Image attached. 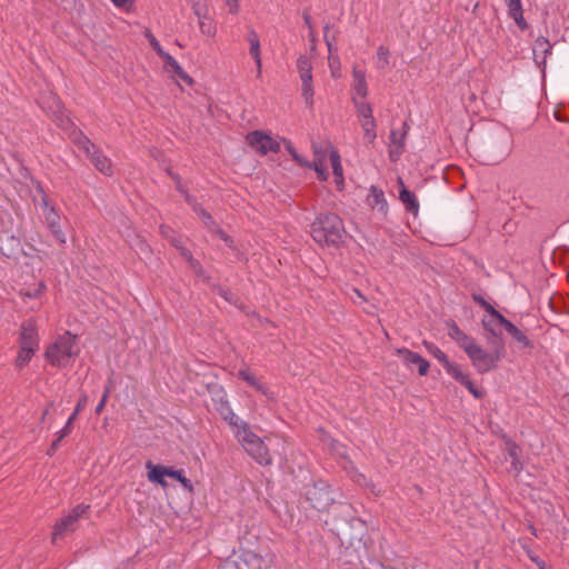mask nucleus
Returning a JSON list of instances; mask_svg holds the SVG:
<instances>
[{"label": "nucleus", "mask_w": 569, "mask_h": 569, "mask_svg": "<svg viewBox=\"0 0 569 569\" xmlns=\"http://www.w3.org/2000/svg\"><path fill=\"white\" fill-rule=\"evenodd\" d=\"M114 7L130 11L133 6V0H110Z\"/></svg>", "instance_id": "45"}, {"label": "nucleus", "mask_w": 569, "mask_h": 569, "mask_svg": "<svg viewBox=\"0 0 569 569\" xmlns=\"http://www.w3.org/2000/svg\"><path fill=\"white\" fill-rule=\"evenodd\" d=\"M71 138L78 148L90 157L97 170H99L104 176H112L113 167L111 160L99 150H97L88 137L82 134V132L73 131Z\"/></svg>", "instance_id": "5"}, {"label": "nucleus", "mask_w": 569, "mask_h": 569, "mask_svg": "<svg viewBox=\"0 0 569 569\" xmlns=\"http://www.w3.org/2000/svg\"><path fill=\"white\" fill-rule=\"evenodd\" d=\"M448 336L466 352L472 367L478 373H487L498 368L505 358L503 345L497 346L492 351L485 350L472 337L463 332L456 322L448 325Z\"/></svg>", "instance_id": "1"}, {"label": "nucleus", "mask_w": 569, "mask_h": 569, "mask_svg": "<svg viewBox=\"0 0 569 569\" xmlns=\"http://www.w3.org/2000/svg\"><path fill=\"white\" fill-rule=\"evenodd\" d=\"M303 19H305V22H306L307 27L310 30V33H312L313 32V27H312V22H311L310 16L309 14H305Z\"/></svg>", "instance_id": "55"}, {"label": "nucleus", "mask_w": 569, "mask_h": 569, "mask_svg": "<svg viewBox=\"0 0 569 569\" xmlns=\"http://www.w3.org/2000/svg\"><path fill=\"white\" fill-rule=\"evenodd\" d=\"M246 141L250 148L260 156H266L270 152L277 153L281 148L278 137H273L271 133L262 130H254L247 133Z\"/></svg>", "instance_id": "8"}, {"label": "nucleus", "mask_w": 569, "mask_h": 569, "mask_svg": "<svg viewBox=\"0 0 569 569\" xmlns=\"http://www.w3.org/2000/svg\"><path fill=\"white\" fill-rule=\"evenodd\" d=\"M445 370L456 381L462 385L468 391L477 399L483 397V392L479 390L469 377V373L463 371L460 365L451 362L450 360L443 366Z\"/></svg>", "instance_id": "12"}, {"label": "nucleus", "mask_w": 569, "mask_h": 569, "mask_svg": "<svg viewBox=\"0 0 569 569\" xmlns=\"http://www.w3.org/2000/svg\"><path fill=\"white\" fill-rule=\"evenodd\" d=\"M531 559L537 563V566L540 569H546V562L543 560L533 557Z\"/></svg>", "instance_id": "57"}, {"label": "nucleus", "mask_w": 569, "mask_h": 569, "mask_svg": "<svg viewBox=\"0 0 569 569\" xmlns=\"http://www.w3.org/2000/svg\"><path fill=\"white\" fill-rule=\"evenodd\" d=\"M184 475V471L182 469L176 470L173 468H170V473L168 477L174 478L179 481L180 478H182Z\"/></svg>", "instance_id": "51"}, {"label": "nucleus", "mask_w": 569, "mask_h": 569, "mask_svg": "<svg viewBox=\"0 0 569 569\" xmlns=\"http://www.w3.org/2000/svg\"><path fill=\"white\" fill-rule=\"evenodd\" d=\"M330 163L335 176V183L338 189H342L345 184L343 168L340 154L337 150H331Z\"/></svg>", "instance_id": "28"}, {"label": "nucleus", "mask_w": 569, "mask_h": 569, "mask_svg": "<svg viewBox=\"0 0 569 569\" xmlns=\"http://www.w3.org/2000/svg\"><path fill=\"white\" fill-rule=\"evenodd\" d=\"M353 102L356 104L357 112H358L360 120L373 118L372 108L368 102L365 101V99L362 100V99L353 98Z\"/></svg>", "instance_id": "41"}, {"label": "nucleus", "mask_w": 569, "mask_h": 569, "mask_svg": "<svg viewBox=\"0 0 569 569\" xmlns=\"http://www.w3.org/2000/svg\"><path fill=\"white\" fill-rule=\"evenodd\" d=\"M161 233L163 237L170 240L172 246L179 250L181 257L189 263L190 268L196 273H200L202 269L201 264L196 259H193L191 252L186 247H183L181 239H179L169 227L162 226Z\"/></svg>", "instance_id": "17"}, {"label": "nucleus", "mask_w": 569, "mask_h": 569, "mask_svg": "<svg viewBox=\"0 0 569 569\" xmlns=\"http://www.w3.org/2000/svg\"><path fill=\"white\" fill-rule=\"evenodd\" d=\"M38 327L34 319H28L22 322L19 333V350L14 360V366L22 369L29 365L32 357L39 350Z\"/></svg>", "instance_id": "4"}, {"label": "nucleus", "mask_w": 569, "mask_h": 569, "mask_svg": "<svg viewBox=\"0 0 569 569\" xmlns=\"http://www.w3.org/2000/svg\"><path fill=\"white\" fill-rule=\"evenodd\" d=\"M377 58H378V64L380 68H386L389 64V50L380 46L377 49Z\"/></svg>", "instance_id": "42"}, {"label": "nucleus", "mask_w": 569, "mask_h": 569, "mask_svg": "<svg viewBox=\"0 0 569 569\" xmlns=\"http://www.w3.org/2000/svg\"><path fill=\"white\" fill-rule=\"evenodd\" d=\"M487 313L489 318L482 320V326L488 332H490L493 336H497L496 327L498 325L502 326L506 330L508 329L509 325H511V322L508 319H506L492 306L487 307Z\"/></svg>", "instance_id": "20"}, {"label": "nucleus", "mask_w": 569, "mask_h": 569, "mask_svg": "<svg viewBox=\"0 0 569 569\" xmlns=\"http://www.w3.org/2000/svg\"><path fill=\"white\" fill-rule=\"evenodd\" d=\"M422 346L426 348V350L433 356L442 366H445L449 358L447 355L433 342H430L428 340L422 341Z\"/></svg>", "instance_id": "36"}, {"label": "nucleus", "mask_w": 569, "mask_h": 569, "mask_svg": "<svg viewBox=\"0 0 569 569\" xmlns=\"http://www.w3.org/2000/svg\"><path fill=\"white\" fill-rule=\"evenodd\" d=\"M146 38L149 40L150 46L152 49L161 57L166 51L162 49L160 42L157 40V38L150 32L147 31L144 33Z\"/></svg>", "instance_id": "43"}, {"label": "nucleus", "mask_w": 569, "mask_h": 569, "mask_svg": "<svg viewBox=\"0 0 569 569\" xmlns=\"http://www.w3.org/2000/svg\"><path fill=\"white\" fill-rule=\"evenodd\" d=\"M292 159L301 167H305V168H308V169H311V162L309 160H307L306 158H303L302 156H300L298 152L292 157Z\"/></svg>", "instance_id": "48"}, {"label": "nucleus", "mask_w": 569, "mask_h": 569, "mask_svg": "<svg viewBox=\"0 0 569 569\" xmlns=\"http://www.w3.org/2000/svg\"><path fill=\"white\" fill-rule=\"evenodd\" d=\"M331 150L336 149L330 143H312L313 161L311 162V169L316 171L318 179L321 181H326L329 178L327 159L331 160Z\"/></svg>", "instance_id": "10"}, {"label": "nucleus", "mask_w": 569, "mask_h": 569, "mask_svg": "<svg viewBox=\"0 0 569 569\" xmlns=\"http://www.w3.org/2000/svg\"><path fill=\"white\" fill-rule=\"evenodd\" d=\"M507 451L511 459L517 460V458H519L518 457V446L513 441H511V440L507 441Z\"/></svg>", "instance_id": "47"}, {"label": "nucleus", "mask_w": 569, "mask_h": 569, "mask_svg": "<svg viewBox=\"0 0 569 569\" xmlns=\"http://www.w3.org/2000/svg\"><path fill=\"white\" fill-rule=\"evenodd\" d=\"M445 370L456 381L462 385L468 391L477 399L483 397V392L479 390L469 377V373L463 371L460 365L451 362L450 360L443 366Z\"/></svg>", "instance_id": "13"}, {"label": "nucleus", "mask_w": 569, "mask_h": 569, "mask_svg": "<svg viewBox=\"0 0 569 569\" xmlns=\"http://www.w3.org/2000/svg\"><path fill=\"white\" fill-rule=\"evenodd\" d=\"M395 355L401 359L408 369L411 370L412 366H417L419 376L423 377L428 373L430 363L419 353L408 348H397L395 349Z\"/></svg>", "instance_id": "16"}, {"label": "nucleus", "mask_w": 569, "mask_h": 569, "mask_svg": "<svg viewBox=\"0 0 569 569\" xmlns=\"http://www.w3.org/2000/svg\"><path fill=\"white\" fill-rule=\"evenodd\" d=\"M507 6L510 17L522 30L527 28V23L523 18V10L521 0H507Z\"/></svg>", "instance_id": "30"}, {"label": "nucleus", "mask_w": 569, "mask_h": 569, "mask_svg": "<svg viewBox=\"0 0 569 569\" xmlns=\"http://www.w3.org/2000/svg\"><path fill=\"white\" fill-rule=\"evenodd\" d=\"M46 289V283L42 280H38L30 284H24L20 289L19 295L23 302L29 300H39L43 296Z\"/></svg>", "instance_id": "25"}, {"label": "nucleus", "mask_w": 569, "mask_h": 569, "mask_svg": "<svg viewBox=\"0 0 569 569\" xmlns=\"http://www.w3.org/2000/svg\"><path fill=\"white\" fill-rule=\"evenodd\" d=\"M445 370L456 381L462 385L468 391L477 399L483 397V392L479 390L469 377V373L463 371L460 365L451 362L450 360L443 366Z\"/></svg>", "instance_id": "14"}, {"label": "nucleus", "mask_w": 569, "mask_h": 569, "mask_svg": "<svg viewBox=\"0 0 569 569\" xmlns=\"http://www.w3.org/2000/svg\"><path fill=\"white\" fill-rule=\"evenodd\" d=\"M147 478L150 482L160 485L162 488L167 487L166 477L170 473V467L154 465L151 461L146 462Z\"/></svg>", "instance_id": "22"}, {"label": "nucleus", "mask_w": 569, "mask_h": 569, "mask_svg": "<svg viewBox=\"0 0 569 569\" xmlns=\"http://www.w3.org/2000/svg\"><path fill=\"white\" fill-rule=\"evenodd\" d=\"M318 493H322V492H321V491H319V490H317V489H315L312 492H310V493H309V495H310L309 499L313 502V497H312V495H318Z\"/></svg>", "instance_id": "58"}, {"label": "nucleus", "mask_w": 569, "mask_h": 569, "mask_svg": "<svg viewBox=\"0 0 569 569\" xmlns=\"http://www.w3.org/2000/svg\"><path fill=\"white\" fill-rule=\"evenodd\" d=\"M166 67L174 72V74L187 83H192V78L182 69L179 62L168 52L161 56Z\"/></svg>", "instance_id": "26"}, {"label": "nucleus", "mask_w": 569, "mask_h": 569, "mask_svg": "<svg viewBox=\"0 0 569 569\" xmlns=\"http://www.w3.org/2000/svg\"><path fill=\"white\" fill-rule=\"evenodd\" d=\"M52 101L54 106V109L52 110L54 120L57 121L58 126H60L63 129H68L70 126V119L64 116L59 99L52 97Z\"/></svg>", "instance_id": "35"}, {"label": "nucleus", "mask_w": 569, "mask_h": 569, "mask_svg": "<svg viewBox=\"0 0 569 569\" xmlns=\"http://www.w3.org/2000/svg\"><path fill=\"white\" fill-rule=\"evenodd\" d=\"M218 233L220 236V238L229 246V247H232V240L231 238L226 233L223 232L222 230H218Z\"/></svg>", "instance_id": "52"}, {"label": "nucleus", "mask_w": 569, "mask_h": 569, "mask_svg": "<svg viewBox=\"0 0 569 569\" xmlns=\"http://www.w3.org/2000/svg\"><path fill=\"white\" fill-rule=\"evenodd\" d=\"M511 466L516 471L519 472L521 470V463L519 461V458H517V460L512 459Z\"/></svg>", "instance_id": "56"}, {"label": "nucleus", "mask_w": 569, "mask_h": 569, "mask_svg": "<svg viewBox=\"0 0 569 569\" xmlns=\"http://www.w3.org/2000/svg\"><path fill=\"white\" fill-rule=\"evenodd\" d=\"M224 4L228 8L229 13L238 14L240 11V1L239 0H223Z\"/></svg>", "instance_id": "44"}, {"label": "nucleus", "mask_w": 569, "mask_h": 569, "mask_svg": "<svg viewBox=\"0 0 569 569\" xmlns=\"http://www.w3.org/2000/svg\"><path fill=\"white\" fill-rule=\"evenodd\" d=\"M188 3L197 18L210 13L208 0H188Z\"/></svg>", "instance_id": "38"}, {"label": "nucleus", "mask_w": 569, "mask_h": 569, "mask_svg": "<svg viewBox=\"0 0 569 569\" xmlns=\"http://www.w3.org/2000/svg\"><path fill=\"white\" fill-rule=\"evenodd\" d=\"M226 420L232 428L234 437L239 440L242 437V431H250V428L247 422L241 420L236 413L230 412Z\"/></svg>", "instance_id": "32"}, {"label": "nucleus", "mask_w": 569, "mask_h": 569, "mask_svg": "<svg viewBox=\"0 0 569 569\" xmlns=\"http://www.w3.org/2000/svg\"><path fill=\"white\" fill-rule=\"evenodd\" d=\"M110 391H111V388L109 386L106 387V390H104V392L102 395V398L100 399V402L96 407V413L99 415L103 410V408H104V406L107 403L108 397L110 395Z\"/></svg>", "instance_id": "46"}, {"label": "nucleus", "mask_w": 569, "mask_h": 569, "mask_svg": "<svg viewBox=\"0 0 569 569\" xmlns=\"http://www.w3.org/2000/svg\"><path fill=\"white\" fill-rule=\"evenodd\" d=\"M179 482H180V483H181V486H182L186 490H188L189 492H192V491H193V486H192L191 481H190L188 478H186V476H184V475H183V477H182V478H180V479H179Z\"/></svg>", "instance_id": "49"}, {"label": "nucleus", "mask_w": 569, "mask_h": 569, "mask_svg": "<svg viewBox=\"0 0 569 569\" xmlns=\"http://www.w3.org/2000/svg\"><path fill=\"white\" fill-rule=\"evenodd\" d=\"M89 506L78 505L72 508L68 515L63 516L53 527L52 540L63 537L67 532L74 531L77 528L78 520L87 512Z\"/></svg>", "instance_id": "9"}, {"label": "nucleus", "mask_w": 569, "mask_h": 569, "mask_svg": "<svg viewBox=\"0 0 569 569\" xmlns=\"http://www.w3.org/2000/svg\"><path fill=\"white\" fill-rule=\"evenodd\" d=\"M19 246L20 241L14 236H7L6 238H0V250L7 257L12 256Z\"/></svg>", "instance_id": "34"}, {"label": "nucleus", "mask_w": 569, "mask_h": 569, "mask_svg": "<svg viewBox=\"0 0 569 569\" xmlns=\"http://www.w3.org/2000/svg\"><path fill=\"white\" fill-rule=\"evenodd\" d=\"M368 96V84L365 70L355 66L352 69V99H366Z\"/></svg>", "instance_id": "19"}, {"label": "nucleus", "mask_w": 569, "mask_h": 569, "mask_svg": "<svg viewBox=\"0 0 569 569\" xmlns=\"http://www.w3.org/2000/svg\"><path fill=\"white\" fill-rule=\"evenodd\" d=\"M353 293L356 295L357 299H353V302L357 305H361L367 301L365 296L356 288L352 289Z\"/></svg>", "instance_id": "50"}, {"label": "nucleus", "mask_w": 569, "mask_h": 569, "mask_svg": "<svg viewBox=\"0 0 569 569\" xmlns=\"http://www.w3.org/2000/svg\"><path fill=\"white\" fill-rule=\"evenodd\" d=\"M186 200L189 204L192 206L194 212L202 219L203 223L207 227L211 228V226L213 224L212 217L198 203H196V201H193V199L189 194H186Z\"/></svg>", "instance_id": "39"}, {"label": "nucleus", "mask_w": 569, "mask_h": 569, "mask_svg": "<svg viewBox=\"0 0 569 569\" xmlns=\"http://www.w3.org/2000/svg\"><path fill=\"white\" fill-rule=\"evenodd\" d=\"M247 41L249 43V52L257 66L258 77L261 76L262 70V60H261V49H260V38L256 30L250 29L247 34Z\"/></svg>", "instance_id": "24"}, {"label": "nucleus", "mask_w": 569, "mask_h": 569, "mask_svg": "<svg viewBox=\"0 0 569 569\" xmlns=\"http://www.w3.org/2000/svg\"><path fill=\"white\" fill-rule=\"evenodd\" d=\"M396 134H397V133H396L395 131H392V132H391V139H392V140H395V139H396Z\"/></svg>", "instance_id": "60"}, {"label": "nucleus", "mask_w": 569, "mask_h": 569, "mask_svg": "<svg viewBox=\"0 0 569 569\" xmlns=\"http://www.w3.org/2000/svg\"><path fill=\"white\" fill-rule=\"evenodd\" d=\"M342 219L336 213H321L311 224V236L321 246H338L345 236Z\"/></svg>", "instance_id": "3"}, {"label": "nucleus", "mask_w": 569, "mask_h": 569, "mask_svg": "<svg viewBox=\"0 0 569 569\" xmlns=\"http://www.w3.org/2000/svg\"><path fill=\"white\" fill-rule=\"evenodd\" d=\"M244 451L261 466L272 465V456L264 445L263 440L254 432L242 431V437L238 440Z\"/></svg>", "instance_id": "7"}, {"label": "nucleus", "mask_w": 569, "mask_h": 569, "mask_svg": "<svg viewBox=\"0 0 569 569\" xmlns=\"http://www.w3.org/2000/svg\"><path fill=\"white\" fill-rule=\"evenodd\" d=\"M46 220L48 222L49 229L51 230L56 239L59 240L61 243H64L66 237L60 228L59 214L57 213L54 208H50L49 211L46 213Z\"/></svg>", "instance_id": "27"}, {"label": "nucleus", "mask_w": 569, "mask_h": 569, "mask_svg": "<svg viewBox=\"0 0 569 569\" xmlns=\"http://www.w3.org/2000/svg\"><path fill=\"white\" fill-rule=\"evenodd\" d=\"M313 63L310 57L306 54L299 56L297 59V72L301 82V97L308 108L315 104V86H313Z\"/></svg>", "instance_id": "6"}, {"label": "nucleus", "mask_w": 569, "mask_h": 569, "mask_svg": "<svg viewBox=\"0 0 569 569\" xmlns=\"http://www.w3.org/2000/svg\"><path fill=\"white\" fill-rule=\"evenodd\" d=\"M398 184H399V199L405 204L406 210L411 212L413 216H417L419 212V201L413 192L409 191L405 183L402 178H398Z\"/></svg>", "instance_id": "23"}, {"label": "nucleus", "mask_w": 569, "mask_h": 569, "mask_svg": "<svg viewBox=\"0 0 569 569\" xmlns=\"http://www.w3.org/2000/svg\"><path fill=\"white\" fill-rule=\"evenodd\" d=\"M530 530L533 535H536V529L533 527H530Z\"/></svg>", "instance_id": "61"}, {"label": "nucleus", "mask_w": 569, "mask_h": 569, "mask_svg": "<svg viewBox=\"0 0 569 569\" xmlns=\"http://www.w3.org/2000/svg\"><path fill=\"white\" fill-rule=\"evenodd\" d=\"M87 402H88V397L86 393H82L73 412L67 420L64 427L59 432L56 433V439L53 440V442L51 443V446L47 452L49 456H52L56 452V450L59 448L61 440L71 433L72 428H73V422L77 419L78 415L86 408Z\"/></svg>", "instance_id": "11"}, {"label": "nucleus", "mask_w": 569, "mask_h": 569, "mask_svg": "<svg viewBox=\"0 0 569 569\" xmlns=\"http://www.w3.org/2000/svg\"><path fill=\"white\" fill-rule=\"evenodd\" d=\"M197 19H198V27H199L201 34H203L208 38H214L218 32V28H217V23H216L213 17L210 13H208V14H204L203 18H197Z\"/></svg>", "instance_id": "31"}, {"label": "nucleus", "mask_w": 569, "mask_h": 569, "mask_svg": "<svg viewBox=\"0 0 569 569\" xmlns=\"http://www.w3.org/2000/svg\"><path fill=\"white\" fill-rule=\"evenodd\" d=\"M475 300L485 309V311L487 312V307L488 306H491L489 302H487L483 298L481 297H476Z\"/></svg>", "instance_id": "54"}, {"label": "nucleus", "mask_w": 569, "mask_h": 569, "mask_svg": "<svg viewBox=\"0 0 569 569\" xmlns=\"http://www.w3.org/2000/svg\"><path fill=\"white\" fill-rule=\"evenodd\" d=\"M445 370L456 381L462 385L468 391L477 399L483 397V392L479 390L469 377V373L463 371L460 365L451 362L450 360L443 366Z\"/></svg>", "instance_id": "15"}, {"label": "nucleus", "mask_w": 569, "mask_h": 569, "mask_svg": "<svg viewBox=\"0 0 569 569\" xmlns=\"http://www.w3.org/2000/svg\"><path fill=\"white\" fill-rule=\"evenodd\" d=\"M325 505L326 503L313 502V507L317 509H321L322 507H325Z\"/></svg>", "instance_id": "59"}, {"label": "nucleus", "mask_w": 569, "mask_h": 569, "mask_svg": "<svg viewBox=\"0 0 569 569\" xmlns=\"http://www.w3.org/2000/svg\"><path fill=\"white\" fill-rule=\"evenodd\" d=\"M507 331L522 347L530 348L532 346L529 338L520 329H518L513 323L509 325Z\"/></svg>", "instance_id": "40"}, {"label": "nucleus", "mask_w": 569, "mask_h": 569, "mask_svg": "<svg viewBox=\"0 0 569 569\" xmlns=\"http://www.w3.org/2000/svg\"><path fill=\"white\" fill-rule=\"evenodd\" d=\"M79 355L78 338L69 331L54 338L43 353L46 361L59 369L71 366Z\"/></svg>", "instance_id": "2"}, {"label": "nucleus", "mask_w": 569, "mask_h": 569, "mask_svg": "<svg viewBox=\"0 0 569 569\" xmlns=\"http://www.w3.org/2000/svg\"><path fill=\"white\" fill-rule=\"evenodd\" d=\"M551 53V44L545 37L536 39L533 44V54L536 60H540L541 63H546L547 57Z\"/></svg>", "instance_id": "29"}, {"label": "nucleus", "mask_w": 569, "mask_h": 569, "mask_svg": "<svg viewBox=\"0 0 569 569\" xmlns=\"http://www.w3.org/2000/svg\"><path fill=\"white\" fill-rule=\"evenodd\" d=\"M367 204L372 209L377 210L381 214L386 216L388 211V202L385 197V192L376 186H371L367 196Z\"/></svg>", "instance_id": "21"}, {"label": "nucleus", "mask_w": 569, "mask_h": 569, "mask_svg": "<svg viewBox=\"0 0 569 569\" xmlns=\"http://www.w3.org/2000/svg\"><path fill=\"white\" fill-rule=\"evenodd\" d=\"M286 142V149L287 151L290 153L291 157H293L298 151L296 150V148L291 144L290 141H284Z\"/></svg>", "instance_id": "53"}, {"label": "nucleus", "mask_w": 569, "mask_h": 569, "mask_svg": "<svg viewBox=\"0 0 569 569\" xmlns=\"http://www.w3.org/2000/svg\"><path fill=\"white\" fill-rule=\"evenodd\" d=\"M238 377L267 398H273V393L267 383L257 377L248 367L240 368L238 371Z\"/></svg>", "instance_id": "18"}, {"label": "nucleus", "mask_w": 569, "mask_h": 569, "mask_svg": "<svg viewBox=\"0 0 569 569\" xmlns=\"http://www.w3.org/2000/svg\"><path fill=\"white\" fill-rule=\"evenodd\" d=\"M360 126L363 130L365 142L368 144H372L377 138V132H376L377 124H376L375 118L361 119Z\"/></svg>", "instance_id": "33"}, {"label": "nucleus", "mask_w": 569, "mask_h": 569, "mask_svg": "<svg viewBox=\"0 0 569 569\" xmlns=\"http://www.w3.org/2000/svg\"><path fill=\"white\" fill-rule=\"evenodd\" d=\"M326 42H327V47H328V50H329L328 62H329V68H330V71H331V76L333 78H339L340 77V71H341L340 59H339L338 56L332 54V44H331V42L329 40H327Z\"/></svg>", "instance_id": "37"}]
</instances>
